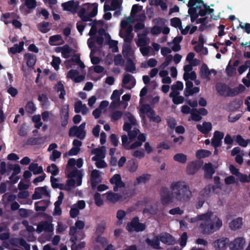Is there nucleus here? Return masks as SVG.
Here are the masks:
<instances>
[{"mask_svg":"<svg viewBox=\"0 0 250 250\" xmlns=\"http://www.w3.org/2000/svg\"><path fill=\"white\" fill-rule=\"evenodd\" d=\"M170 189L173 198L179 201H185L190 198L191 192L188 186L183 181L173 182L170 185Z\"/></svg>","mask_w":250,"mask_h":250,"instance_id":"f257e3e1","label":"nucleus"},{"mask_svg":"<svg viewBox=\"0 0 250 250\" xmlns=\"http://www.w3.org/2000/svg\"><path fill=\"white\" fill-rule=\"evenodd\" d=\"M140 116L143 119L145 118V116H142L141 114H146L150 122L152 121L158 124L162 121L161 118L159 115H156L155 111L148 104H143L141 106L140 109Z\"/></svg>","mask_w":250,"mask_h":250,"instance_id":"f03ea898","label":"nucleus"},{"mask_svg":"<svg viewBox=\"0 0 250 250\" xmlns=\"http://www.w3.org/2000/svg\"><path fill=\"white\" fill-rule=\"evenodd\" d=\"M86 4L88 5V8H90L91 6L93 7V9L89 14L87 15H85L86 9L83 7L81 8L78 14V16L81 19L82 21L84 22L91 21V18L95 17L98 13V4L97 3L93 4L87 3Z\"/></svg>","mask_w":250,"mask_h":250,"instance_id":"7ed1b4c3","label":"nucleus"},{"mask_svg":"<svg viewBox=\"0 0 250 250\" xmlns=\"http://www.w3.org/2000/svg\"><path fill=\"white\" fill-rule=\"evenodd\" d=\"M145 224L139 222V218L138 216L132 218L130 222H128L125 227L126 229L129 232L136 231L137 232H142L146 229Z\"/></svg>","mask_w":250,"mask_h":250,"instance_id":"20e7f679","label":"nucleus"},{"mask_svg":"<svg viewBox=\"0 0 250 250\" xmlns=\"http://www.w3.org/2000/svg\"><path fill=\"white\" fill-rule=\"evenodd\" d=\"M199 229L201 233L205 235L211 234L216 231L214 222L212 221L202 222Z\"/></svg>","mask_w":250,"mask_h":250,"instance_id":"39448f33","label":"nucleus"},{"mask_svg":"<svg viewBox=\"0 0 250 250\" xmlns=\"http://www.w3.org/2000/svg\"><path fill=\"white\" fill-rule=\"evenodd\" d=\"M229 238L222 237L215 240L212 245L215 250H226L227 247L229 246Z\"/></svg>","mask_w":250,"mask_h":250,"instance_id":"423d86ee","label":"nucleus"},{"mask_svg":"<svg viewBox=\"0 0 250 250\" xmlns=\"http://www.w3.org/2000/svg\"><path fill=\"white\" fill-rule=\"evenodd\" d=\"M110 183L114 185L113 190L115 192L118 191L119 188H124L125 184L122 181L121 176L119 174H114L110 179Z\"/></svg>","mask_w":250,"mask_h":250,"instance_id":"0eeeda50","label":"nucleus"},{"mask_svg":"<svg viewBox=\"0 0 250 250\" xmlns=\"http://www.w3.org/2000/svg\"><path fill=\"white\" fill-rule=\"evenodd\" d=\"M43 231L47 232H52L53 231V225L46 221L40 222L37 226L36 232L38 234H40Z\"/></svg>","mask_w":250,"mask_h":250,"instance_id":"6e6552de","label":"nucleus"},{"mask_svg":"<svg viewBox=\"0 0 250 250\" xmlns=\"http://www.w3.org/2000/svg\"><path fill=\"white\" fill-rule=\"evenodd\" d=\"M160 241L166 245H173L176 242L175 238L170 233L163 232L159 235Z\"/></svg>","mask_w":250,"mask_h":250,"instance_id":"1a4fd4ad","label":"nucleus"},{"mask_svg":"<svg viewBox=\"0 0 250 250\" xmlns=\"http://www.w3.org/2000/svg\"><path fill=\"white\" fill-rule=\"evenodd\" d=\"M224 134L219 131H215L213 137L211 139V145L215 148L220 146L222 145V140L224 138Z\"/></svg>","mask_w":250,"mask_h":250,"instance_id":"9d476101","label":"nucleus"},{"mask_svg":"<svg viewBox=\"0 0 250 250\" xmlns=\"http://www.w3.org/2000/svg\"><path fill=\"white\" fill-rule=\"evenodd\" d=\"M245 243V240L243 237H238L229 244L230 250H240L243 249Z\"/></svg>","mask_w":250,"mask_h":250,"instance_id":"9b49d317","label":"nucleus"},{"mask_svg":"<svg viewBox=\"0 0 250 250\" xmlns=\"http://www.w3.org/2000/svg\"><path fill=\"white\" fill-rule=\"evenodd\" d=\"M62 6L64 10L76 12L79 7V2L71 0L62 3Z\"/></svg>","mask_w":250,"mask_h":250,"instance_id":"f8f14e48","label":"nucleus"},{"mask_svg":"<svg viewBox=\"0 0 250 250\" xmlns=\"http://www.w3.org/2000/svg\"><path fill=\"white\" fill-rule=\"evenodd\" d=\"M245 89V86L242 84H240L237 87H234L233 88H231L229 86L228 92L226 93V96L234 97L238 95L239 93L243 92Z\"/></svg>","mask_w":250,"mask_h":250,"instance_id":"ddd939ff","label":"nucleus"},{"mask_svg":"<svg viewBox=\"0 0 250 250\" xmlns=\"http://www.w3.org/2000/svg\"><path fill=\"white\" fill-rule=\"evenodd\" d=\"M68 178H76V184L77 186H80L82 183V171L80 170L75 169L71 171L68 175Z\"/></svg>","mask_w":250,"mask_h":250,"instance_id":"4468645a","label":"nucleus"},{"mask_svg":"<svg viewBox=\"0 0 250 250\" xmlns=\"http://www.w3.org/2000/svg\"><path fill=\"white\" fill-rule=\"evenodd\" d=\"M24 59L26 61V65L28 67H33L37 62V56L36 55L26 53L24 55Z\"/></svg>","mask_w":250,"mask_h":250,"instance_id":"2eb2a0df","label":"nucleus"},{"mask_svg":"<svg viewBox=\"0 0 250 250\" xmlns=\"http://www.w3.org/2000/svg\"><path fill=\"white\" fill-rule=\"evenodd\" d=\"M196 128L202 133L206 135L208 134L210 131L212 129V124L210 122H204L202 125L198 124L196 126Z\"/></svg>","mask_w":250,"mask_h":250,"instance_id":"dca6fc26","label":"nucleus"},{"mask_svg":"<svg viewBox=\"0 0 250 250\" xmlns=\"http://www.w3.org/2000/svg\"><path fill=\"white\" fill-rule=\"evenodd\" d=\"M200 168L198 163L192 161L188 164L187 167V172L188 174L193 175L198 171Z\"/></svg>","mask_w":250,"mask_h":250,"instance_id":"f3484780","label":"nucleus"},{"mask_svg":"<svg viewBox=\"0 0 250 250\" xmlns=\"http://www.w3.org/2000/svg\"><path fill=\"white\" fill-rule=\"evenodd\" d=\"M49 201L42 200L35 203V209L36 211H44L48 207Z\"/></svg>","mask_w":250,"mask_h":250,"instance_id":"a211bd4d","label":"nucleus"},{"mask_svg":"<svg viewBox=\"0 0 250 250\" xmlns=\"http://www.w3.org/2000/svg\"><path fill=\"white\" fill-rule=\"evenodd\" d=\"M204 169L205 171L204 177L207 179H210L212 178V175L215 172V170L213 168L211 163H206L204 165Z\"/></svg>","mask_w":250,"mask_h":250,"instance_id":"6ab92c4d","label":"nucleus"},{"mask_svg":"<svg viewBox=\"0 0 250 250\" xmlns=\"http://www.w3.org/2000/svg\"><path fill=\"white\" fill-rule=\"evenodd\" d=\"M100 178V172L98 170L94 169L91 171L90 175V184L92 188H94L96 187L98 183L97 180Z\"/></svg>","mask_w":250,"mask_h":250,"instance_id":"aec40b11","label":"nucleus"},{"mask_svg":"<svg viewBox=\"0 0 250 250\" xmlns=\"http://www.w3.org/2000/svg\"><path fill=\"white\" fill-rule=\"evenodd\" d=\"M126 168L131 173H134L137 170L138 168V162L135 158H132L128 160L126 163Z\"/></svg>","mask_w":250,"mask_h":250,"instance_id":"412c9836","label":"nucleus"},{"mask_svg":"<svg viewBox=\"0 0 250 250\" xmlns=\"http://www.w3.org/2000/svg\"><path fill=\"white\" fill-rule=\"evenodd\" d=\"M160 241H161L159 235L154 236L152 239L147 238L146 240V242L147 244L156 250L161 249V247L160 246Z\"/></svg>","mask_w":250,"mask_h":250,"instance_id":"4be33fe9","label":"nucleus"},{"mask_svg":"<svg viewBox=\"0 0 250 250\" xmlns=\"http://www.w3.org/2000/svg\"><path fill=\"white\" fill-rule=\"evenodd\" d=\"M229 86L224 83H219L216 84V90L220 96H226Z\"/></svg>","mask_w":250,"mask_h":250,"instance_id":"5701e85b","label":"nucleus"},{"mask_svg":"<svg viewBox=\"0 0 250 250\" xmlns=\"http://www.w3.org/2000/svg\"><path fill=\"white\" fill-rule=\"evenodd\" d=\"M45 139L46 138L43 137H39L36 138L30 137L27 140L26 144L30 146L41 145L44 143Z\"/></svg>","mask_w":250,"mask_h":250,"instance_id":"b1692460","label":"nucleus"},{"mask_svg":"<svg viewBox=\"0 0 250 250\" xmlns=\"http://www.w3.org/2000/svg\"><path fill=\"white\" fill-rule=\"evenodd\" d=\"M38 100L41 102V105L43 108L47 109L50 105V103L46 94H39Z\"/></svg>","mask_w":250,"mask_h":250,"instance_id":"393cba45","label":"nucleus"},{"mask_svg":"<svg viewBox=\"0 0 250 250\" xmlns=\"http://www.w3.org/2000/svg\"><path fill=\"white\" fill-rule=\"evenodd\" d=\"M23 45H24L23 42V41L20 42H19V44H18L17 43L14 44L12 47H10L8 49V51L9 53H11L12 54H15L17 53H20L23 49Z\"/></svg>","mask_w":250,"mask_h":250,"instance_id":"a878e982","label":"nucleus"},{"mask_svg":"<svg viewBox=\"0 0 250 250\" xmlns=\"http://www.w3.org/2000/svg\"><path fill=\"white\" fill-rule=\"evenodd\" d=\"M194 7H199L196 8V12H197L198 16L203 17L207 14V5L204 3V1L203 3H197Z\"/></svg>","mask_w":250,"mask_h":250,"instance_id":"bb28decb","label":"nucleus"},{"mask_svg":"<svg viewBox=\"0 0 250 250\" xmlns=\"http://www.w3.org/2000/svg\"><path fill=\"white\" fill-rule=\"evenodd\" d=\"M69 117V113L67 109H62L61 112V126L62 127H65L68 124V119Z\"/></svg>","mask_w":250,"mask_h":250,"instance_id":"cd10ccee","label":"nucleus"},{"mask_svg":"<svg viewBox=\"0 0 250 250\" xmlns=\"http://www.w3.org/2000/svg\"><path fill=\"white\" fill-rule=\"evenodd\" d=\"M28 168L30 171H32L34 175H37L43 173V169L42 166H38L37 163H31Z\"/></svg>","mask_w":250,"mask_h":250,"instance_id":"c85d7f7f","label":"nucleus"},{"mask_svg":"<svg viewBox=\"0 0 250 250\" xmlns=\"http://www.w3.org/2000/svg\"><path fill=\"white\" fill-rule=\"evenodd\" d=\"M242 225V218L238 217L232 220L229 224V226L232 230H235L241 228Z\"/></svg>","mask_w":250,"mask_h":250,"instance_id":"c756f323","label":"nucleus"},{"mask_svg":"<svg viewBox=\"0 0 250 250\" xmlns=\"http://www.w3.org/2000/svg\"><path fill=\"white\" fill-rule=\"evenodd\" d=\"M233 138L238 145L243 147H246L250 140H245L241 135H237L233 136Z\"/></svg>","mask_w":250,"mask_h":250,"instance_id":"7c9ffc66","label":"nucleus"},{"mask_svg":"<svg viewBox=\"0 0 250 250\" xmlns=\"http://www.w3.org/2000/svg\"><path fill=\"white\" fill-rule=\"evenodd\" d=\"M55 89L57 92H60V94L59 95V98L61 99H64L66 92L64 89V85L62 83V82L59 81L58 82L57 85H56Z\"/></svg>","mask_w":250,"mask_h":250,"instance_id":"2f4dec72","label":"nucleus"},{"mask_svg":"<svg viewBox=\"0 0 250 250\" xmlns=\"http://www.w3.org/2000/svg\"><path fill=\"white\" fill-rule=\"evenodd\" d=\"M200 73L202 78L204 79H209L210 71L206 63H204L202 64L200 69Z\"/></svg>","mask_w":250,"mask_h":250,"instance_id":"473e14b6","label":"nucleus"},{"mask_svg":"<svg viewBox=\"0 0 250 250\" xmlns=\"http://www.w3.org/2000/svg\"><path fill=\"white\" fill-rule=\"evenodd\" d=\"M106 200L111 203H116L120 199V196L117 194L113 193L111 191L107 192L106 193Z\"/></svg>","mask_w":250,"mask_h":250,"instance_id":"72a5a7b5","label":"nucleus"},{"mask_svg":"<svg viewBox=\"0 0 250 250\" xmlns=\"http://www.w3.org/2000/svg\"><path fill=\"white\" fill-rule=\"evenodd\" d=\"M60 48L61 49L62 57L65 59L68 58L69 57V54L71 53L72 48L68 44H65Z\"/></svg>","mask_w":250,"mask_h":250,"instance_id":"f704fd0d","label":"nucleus"},{"mask_svg":"<svg viewBox=\"0 0 250 250\" xmlns=\"http://www.w3.org/2000/svg\"><path fill=\"white\" fill-rule=\"evenodd\" d=\"M213 215V212L211 211H208L205 213L198 214V218L200 221L203 222H208L212 221L211 218Z\"/></svg>","mask_w":250,"mask_h":250,"instance_id":"c9c22d12","label":"nucleus"},{"mask_svg":"<svg viewBox=\"0 0 250 250\" xmlns=\"http://www.w3.org/2000/svg\"><path fill=\"white\" fill-rule=\"evenodd\" d=\"M49 23L46 21H42L39 23L38 25V30L43 33H46L49 30L50 28H48Z\"/></svg>","mask_w":250,"mask_h":250,"instance_id":"e433bc0d","label":"nucleus"},{"mask_svg":"<svg viewBox=\"0 0 250 250\" xmlns=\"http://www.w3.org/2000/svg\"><path fill=\"white\" fill-rule=\"evenodd\" d=\"M243 104V100L241 99H235L229 104V106L232 110L238 109Z\"/></svg>","mask_w":250,"mask_h":250,"instance_id":"4c0bfd02","label":"nucleus"},{"mask_svg":"<svg viewBox=\"0 0 250 250\" xmlns=\"http://www.w3.org/2000/svg\"><path fill=\"white\" fill-rule=\"evenodd\" d=\"M211 154L209 150L205 149H200L196 151V157L197 158L201 159L209 157Z\"/></svg>","mask_w":250,"mask_h":250,"instance_id":"58836bf2","label":"nucleus"},{"mask_svg":"<svg viewBox=\"0 0 250 250\" xmlns=\"http://www.w3.org/2000/svg\"><path fill=\"white\" fill-rule=\"evenodd\" d=\"M197 8L193 6L188 8V13L190 16V20L192 22L196 21L198 17V15H197V12H196Z\"/></svg>","mask_w":250,"mask_h":250,"instance_id":"ea45409f","label":"nucleus"},{"mask_svg":"<svg viewBox=\"0 0 250 250\" xmlns=\"http://www.w3.org/2000/svg\"><path fill=\"white\" fill-rule=\"evenodd\" d=\"M125 70L127 72L133 73L136 70V67L133 61L130 58L127 59Z\"/></svg>","mask_w":250,"mask_h":250,"instance_id":"a19ab883","label":"nucleus"},{"mask_svg":"<svg viewBox=\"0 0 250 250\" xmlns=\"http://www.w3.org/2000/svg\"><path fill=\"white\" fill-rule=\"evenodd\" d=\"M173 160L182 164H185L187 160V155L183 153H177L173 156Z\"/></svg>","mask_w":250,"mask_h":250,"instance_id":"79ce46f5","label":"nucleus"},{"mask_svg":"<svg viewBox=\"0 0 250 250\" xmlns=\"http://www.w3.org/2000/svg\"><path fill=\"white\" fill-rule=\"evenodd\" d=\"M158 208L156 206L151 205L148 207H146L143 210V213H149L151 215H155L158 212Z\"/></svg>","mask_w":250,"mask_h":250,"instance_id":"37998d69","label":"nucleus"},{"mask_svg":"<svg viewBox=\"0 0 250 250\" xmlns=\"http://www.w3.org/2000/svg\"><path fill=\"white\" fill-rule=\"evenodd\" d=\"M151 175L149 174H144L136 178L137 184L141 183H146L150 178Z\"/></svg>","mask_w":250,"mask_h":250,"instance_id":"c03bdc74","label":"nucleus"},{"mask_svg":"<svg viewBox=\"0 0 250 250\" xmlns=\"http://www.w3.org/2000/svg\"><path fill=\"white\" fill-rule=\"evenodd\" d=\"M50 182L51 183V186L53 188H59L60 189L63 190H68V189L66 188H64V185L62 184H55V182H58V180L54 178L53 176H51L50 177Z\"/></svg>","mask_w":250,"mask_h":250,"instance_id":"a18cd8bd","label":"nucleus"},{"mask_svg":"<svg viewBox=\"0 0 250 250\" xmlns=\"http://www.w3.org/2000/svg\"><path fill=\"white\" fill-rule=\"evenodd\" d=\"M47 171L52 175V176H56L59 174V170L58 167L54 164H52L47 167Z\"/></svg>","mask_w":250,"mask_h":250,"instance_id":"49530a36","label":"nucleus"},{"mask_svg":"<svg viewBox=\"0 0 250 250\" xmlns=\"http://www.w3.org/2000/svg\"><path fill=\"white\" fill-rule=\"evenodd\" d=\"M69 136L70 137L76 136L81 140V133L80 134V132L77 128V126L76 125L71 127L69 129Z\"/></svg>","mask_w":250,"mask_h":250,"instance_id":"de8ad7c7","label":"nucleus"},{"mask_svg":"<svg viewBox=\"0 0 250 250\" xmlns=\"http://www.w3.org/2000/svg\"><path fill=\"white\" fill-rule=\"evenodd\" d=\"M25 110L29 114H33L36 110L34 103L32 101H29L25 105Z\"/></svg>","mask_w":250,"mask_h":250,"instance_id":"09e8293b","label":"nucleus"},{"mask_svg":"<svg viewBox=\"0 0 250 250\" xmlns=\"http://www.w3.org/2000/svg\"><path fill=\"white\" fill-rule=\"evenodd\" d=\"M131 51L130 43H125L123 46V54L125 58L130 56Z\"/></svg>","mask_w":250,"mask_h":250,"instance_id":"8fccbe9b","label":"nucleus"},{"mask_svg":"<svg viewBox=\"0 0 250 250\" xmlns=\"http://www.w3.org/2000/svg\"><path fill=\"white\" fill-rule=\"evenodd\" d=\"M173 198V195H168L166 196L161 197V202L162 204L164 206H167L169 203L172 202V198Z\"/></svg>","mask_w":250,"mask_h":250,"instance_id":"3c124183","label":"nucleus"},{"mask_svg":"<svg viewBox=\"0 0 250 250\" xmlns=\"http://www.w3.org/2000/svg\"><path fill=\"white\" fill-rule=\"evenodd\" d=\"M173 60V56L171 55H168L166 56L165 61L160 65V69H165Z\"/></svg>","mask_w":250,"mask_h":250,"instance_id":"603ef678","label":"nucleus"},{"mask_svg":"<svg viewBox=\"0 0 250 250\" xmlns=\"http://www.w3.org/2000/svg\"><path fill=\"white\" fill-rule=\"evenodd\" d=\"M114 62L116 65L123 66L124 65L125 60L123 59L121 55L118 54L114 57Z\"/></svg>","mask_w":250,"mask_h":250,"instance_id":"864d4df0","label":"nucleus"},{"mask_svg":"<svg viewBox=\"0 0 250 250\" xmlns=\"http://www.w3.org/2000/svg\"><path fill=\"white\" fill-rule=\"evenodd\" d=\"M188 240V235L186 232H183L180 239H179V244L181 247L184 248L186 246Z\"/></svg>","mask_w":250,"mask_h":250,"instance_id":"5fc2aeb1","label":"nucleus"},{"mask_svg":"<svg viewBox=\"0 0 250 250\" xmlns=\"http://www.w3.org/2000/svg\"><path fill=\"white\" fill-rule=\"evenodd\" d=\"M98 21L96 20H94L93 22L89 23V25L91 26V29L89 32V35L90 36H93L96 35L97 32V28L96 26Z\"/></svg>","mask_w":250,"mask_h":250,"instance_id":"6e6d98bb","label":"nucleus"},{"mask_svg":"<svg viewBox=\"0 0 250 250\" xmlns=\"http://www.w3.org/2000/svg\"><path fill=\"white\" fill-rule=\"evenodd\" d=\"M61 62V60L59 57L53 56V60L51 64L55 70H58Z\"/></svg>","mask_w":250,"mask_h":250,"instance_id":"4d7b16f0","label":"nucleus"},{"mask_svg":"<svg viewBox=\"0 0 250 250\" xmlns=\"http://www.w3.org/2000/svg\"><path fill=\"white\" fill-rule=\"evenodd\" d=\"M157 61L155 59L151 58V59H149L147 61L146 64H142V66L145 68H147V67H154L157 65Z\"/></svg>","mask_w":250,"mask_h":250,"instance_id":"13d9d810","label":"nucleus"},{"mask_svg":"<svg viewBox=\"0 0 250 250\" xmlns=\"http://www.w3.org/2000/svg\"><path fill=\"white\" fill-rule=\"evenodd\" d=\"M103 148H104V147L102 146L101 148H97L93 149L91 151V153L96 155L97 157H98L100 158H103L104 157V151L102 149Z\"/></svg>","mask_w":250,"mask_h":250,"instance_id":"bf43d9fd","label":"nucleus"},{"mask_svg":"<svg viewBox=\"0 0 250 250\" xmlns=\"http://www.w3.org/2000/svg\"><path fill=\"white\" fill-rule=\"evenodd\" d=\"M170 24L172 26L177 28L182 26V22L179 18L175 17L170 20Z\"/></svg>","mask_w":250,"mask_h":250,"instance_id":"052dcab7","label":"nucleus"},{"mask_svg":"<svg viewBox=\"0 0 250 250\" xmlns=\"http://www.w3.org/2000/svg\"><path fill=\"white\" fill-rule=\"evenodd\" d=\"M62 38L61 35H55L50 37L49 39V43L51 45H56L54 43L62 40Z\"/></svg>","mask_w":250,"mask_h":250,"instance_id":"680f3d73","label":"nucleus"},{"mask_svg":"<svg viewBox=\"0 0 250 250\" xmlns=\"http://www.w3.org/2000/svg\"><path fill=\"white\" fill-rule=\"evenodd\" d=\"M94 199L95 200V204L97 206L100 207L103 205L104 202L101 198V195L99 193L96 192L95 193L94 195Z\"/></svg>","mask_w":250,"mask_h":250,"instance_id":"e2e57ef3","label":"nucleus"},{"mask_svg":"<svg viewBox=\"0 0 250 250\" xmlns=\"http://www.w3.org/2000/svg\"><path fill=\"white\" fill-rule=\"evenodd\" d=\"M86 123L85 122L81 124L79 126H77V128L80 132V134H81V140H83L85 138L86 136V132L84 130Z\"/></svg>","mask_w":250,"mask_h":250,"instance_id":"0e129e2a","label":"nucleus"},{"mask_svg":"<svg viewBox=\"0 0 250 250\" xmlns=\"http://www.w3.org/2000/svg\"><path fill=\"white\" fill-rule=\"evenodd\" d=\"M86 123L85 122L81 124L79 126H77V128L80 132V134H81V140H83L85 138L86 136V132L84 130Z\"/></svg>","mask_w":250,"mask_h":250,"instance_id":"69168bd1","label":"nucleus"},{"mask_svg":"<svg viewBox=\"0 0 250 250\" xmlns=\"http://www.w3.org/2000/svg\"><path fill=\"white\" fill-rule=\"evenodd\" d=\"M25 5L29 9H33L37 6L36 0H25Z\"/></svg>","mask_w":250,"mask_h":250,"instance_id":"338daca9","label":"nucleus"},{"mask_svg":"<svg viewBox=\"0 0 250 250\" xmlns=\"http://www.w3.org/2000/svg\"><path fill=\"white\" fill-rule=\"evenodd\" d=\"M67 228V226L66 225H63L62 222H58L56 229V233L60 234L65 231Z\"/></svg>","mask_w":250,"mask_h":250,"instance_id":"774afa93","label":"nucleus"}]
</instances>
